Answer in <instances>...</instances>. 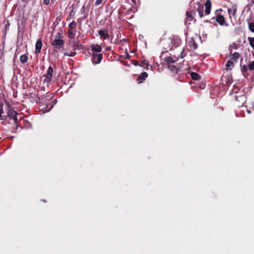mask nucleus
Here are the masks:
<instances>
[{
    "mask_svg": "<svg viewBox=\"0 0 254 254\" xmlns=\"http://www.w3.org/2000/svg\"><path fill=\"white\" fill-rule=\"evenodd\" d=\"M190 74L193 80H197L200 79V75L196 72H191Z\"/></svg>",
    "mask_w": 254,
    "mask_h": 254,
    "instance_id": "23",
    "label": "nucleus"
},
{
    "mask_svg": "<svg viewBox=\"0 0 254 254\" xmlns=\"http://www.w3.org/2000/svg\"><path fill=\"white\" fill-rule=\"evenodd\" d=\"M91 50L93 52L100 53L102 51V47L98 44H92L90 46Z\"/></svg>",
    "mask_w": 254,
    "mask_h": 254,
    "instance_id": "12",
    "label": "nucleus"
},
{
    "mask_svg": "<svg viewBox=\"0 0 254 254\" xmlns=\"http://www.w3.org/2000/svg\"><path fill=\"white\" fill-rule=\"evenodd\" d=\"M53 73V68L51 66H50L47 69L46 74L44 75L45 76V78L44 79L45 82L48 83L51 80Z\"/></svg>",
    "mask_w": 254,
    "mask_h": 254,
    "instance_id": "4",
    "label": "nucleus"
},
{
    "mask_svg": "<svg viewBox=\"0 0 254 254\" xmlns=\"http://www.w3.org/2000/svg\"><path fill=\"white\" fill-rule=\"evenodd\" d=\"M83 19H84V18H80L78 19V20H79L80 21L82 20H83Z\"/></svg>",
    "mask_w": 254,
    "mask_h": 254,
    "instance_id": "42",
    "label": "nucleus"
},
{
    "mask_svg": "<svg viewBox=\"0 0 254 254\" xmlns=\"http://www.w3.org/2000/svg\"><path fill=\"white\" fill-rule=\"evenodd\" d=\"M249 28L252 32H254V22L249 23Z\"/></svg>",
    "mask_w": 254,
    "mask_h": 254,
    "instance_id": "31",
    "label": "nucleus"
},
{
    "mask_svg": "<svg viewBox=\"0 0 254 254\" xmlns=\"http://www.w3.org/2000/svg\"><path fill=\"white\" fill-rule=\"evenodd\" d=\"M139 65L145 68V67H147L149 64H148V62L146 61L143 60V61H141V64Z\"/></svg>",
    "mask_w": 254,
    "mask_h": 254,
    "instance_id": "29",
    "label": "nucleus"
},
{
    "mask_svg": "<svg viewBox=\"0 0 254 254\" xmlns=\"http://www.w3.org/2000/svg\"><path fill=\"white\" fill-rule=\"evenodd\" d=\"M186 56V54L185 53V48H183L182 50L181 53L178 56L179 58L183 59Z\"/></svg>",
    "mask_w": 254,
    "mask_h": 254,
    "instance_id": "32",
    "label": "nucleus"
},
{
    "mask_svg": "<svg viewBox=\"0 0 254 254\" xmlns=\"http://www.w3.org/2000/svg\"><path fill=\"white\" fill-rule=\"evenodd\" d=\"M215 20L221 26H227L228 24L225 22V19L223 15L218 14L216 17Z\"/></svg>",
    "mask_w": 254,
    "mask_h": 254,
    "instance_id": "5",
    "label": "nucleus"
},
{
    "mask_svg": "<svg viewBox=\"0 0 254 254\" xmlns=\"http://www.w3.org/2000/svg\"><path fill=\"white\" fill-rule=\"evenodd\" d=\"M67 33L68 37L72 39L75 37L76 31L75 30H68Z\"/></svg>",
    "mask_w": 254,
    "mask_h": 254,
    "instance_id": "25",
    "label": "nucleus"
},
{
    "mask_svg": "<svg viewBox=\"0 0 254 254\" xmlns=\"http://www.w3.org/2000/svg\"><path fill=\"white\" fill-rule=\"evenodd\" d=\"M72 47L73 50H80L83 49V46L81 44L79 43V42L74 41L72 42Z\"/></svg>",
    "mask_w": 254,
    "mask_h": 254,
    "instance_id": "14",
    "label": "nucleus"
},
{
    "mask_svg": "<svg viewBox=\"0 0 254 254\" xmlns=\"http://www.w3.org/2000/svg\"><path fill=\"white\" fill-rule=\"evenodd\" d=\"M76 53L75 52H72L69 53H64V55L69 56V57H74L76 55Z\"/></svg>",
    "mask_w": 254,
    "mask_h": 254,
    "instance_id": "33",
    "label": "nucleus"
},
{
    "mask_svg": "<svg viewBox=\"0 0 254 254\" xmlns=\"http://www.w3.org/2000/svg\"><path fill=\"white\" fill-rule=\"evenodd\" d=\"M102 1L103 0H97L95 2V4L96 5H99L101 4Z\"/></svg>",
    "mask_w": 254,
    "mask_h": 254,
    "instance_id": "35",
    "label": "nucleus"
},
{
    "mask_svg": "<svg viewBox=\"0 0 254 254\" xmlns=\"http://www.w3.org/2000/svg\"><path fill=\"white\" fill-rule=\"evenodd\" d=\"M148 76V73L146 72H142L137 78L138 83H142Z\"/></svg>",
    "mask_w": 254,
    "mask_h": 254,
    "instance_id": "13",
    "label": "nucleus"
},
{
    "mask_svg": "<svg viewBox=\"0 0 254 254\" xmlns=\"http://www.w3.org/2000/svg\"><path fill=\"white\" fill-rule=\"evenodd\" d=\"M234 66V64L233 61L231 60H229L227 63L226 64V70H231L232 68Z\"/></svg>",
    "mask_w": 254,
    "mask_h": 254,
    "instance_id": "20",
    "label": "nucleus"
},
{
    "mask_svg": "<svg viewBox=\"0 0 254 254\" xmlns=\"http://www.w3.org/2000/svg\"><path fill=\"white\" fill-rule=\"evenodd\" d=\"M248 68V67L245 64L241 66V71L243 73V76L245 77H248V76H249V74L247 73Z\"/></svg>",
    "mask_w": 254,
    "mask_h": 254,
    "instance_id": "19",
    "label": "nucleus"
},
{
    "mask_svg": "<svg viewBox=\"0 0 254 254\" xmlns=\"http://www.w3.org/2000/svg\"><path fill=\"white\" fill-rule=\"evenodd\" d=\"M98 34L104 40H108L110 38V35L107 30L101 29L98 31Z\"/></svg>",
    "mask_w": 254,
    "mask_h": 254,
    "instance_id": "8",
    "label": "nucleus"
},
{
    "mask_svg": "<svg viewBox=\"0 0 254 254\" xmlns=\"http://www.w3.org/2000/svg\"><path fill=\"white\" fill-rule=\"evenodd\" d=\"M28 59V56L25 54H23L20 57V61L23 64L27 63Z\"/></svg>",
    "mask_w": 254,
    "mask_h": 254,
    "instance_id": "22",
    "label": "nucleus"
},
{
    "mask_svg": "<svg viewBox=\"0 0 254 254\" xmlns=\"http://www.w3.org/2000/svg\"><path fill=\"white\" fill-rule=\"evenodd\" d=\"M235 99L236 101L241 102V104L243 105L244 102L245 97L244 95H241L240 96L236 95L235 97Z\"/></svg>",
    "mask_w": 254,
    "mask_h": 254,
    "instance_id": "21",
    "label": "nucleus"
},
{
    "mask_svg": "<svg viewBox=\"0 0 254 254\" xmlns=\"http://www.w3.org/2000/svg\"><path fill=\"white\" fill-rule=\"evenodd\" d=\"M3 107V104L0 105V120L2 121H6V120L7 119V116L3 115L4 114Z\"/></svg>",
    "mask_w": 254,
    "mask_h": 254,
    "instance_id": "15",
    "label": "nucleus"
},
{
    "mask_svg": "<svg viewBox=\"0 0 254 254\" xmlns=\"http://www.w3.org/2000/svg\"><path fill=\"white\" fill-rule=\"evenodd\" d=\"M240 54L238 52H235L234 54H231L230 56V60L236 62L239 59Z\"/></svg>",
    "mask_w": 254,
    "mask_h": 254,
    "instance_id": "17",
    "label": "nucleus"
},
{
    "mask_svg": "<svg viewBox=\"0 0 254 254\" xmlns=\"http://www.w3.org/2000/svg\"><path fill=\"white\" fill-rule=\"evenodd\" d=\"M248 68L250 70H254V61L251 62L248 65Z\"/></svg>",
    "mask_w": 254,
    "mask_h": 254,
    "instance_id": "30",
    "label": "nucleus"
},
{
    "mask_svg": "<svg viewBox=\"0 0 254 254\" xmlns=\"http://www.w3.org/2000/svg\"><path fill=\"white\" fill-rule=\"evenodd\" d=\"M103 59V55L102 54H98L93 53L92 55L91 60L94 64H99Z\"/></svg>",
    "mask_w": 254,
    "mask_h": 254,
    "instance_id": "3",
    "label": "nucleus"
},
{
    "mask_svg": "<svg viewBox=\"0 0 254 254\" xmlns=\"http://www.w3.org/2000/svg\"><path fill=\"white\" fill-rule=\"evenodd\" d=\"M251 2L252 4H254V0H251Z\"/></svg>",
    "mask_w": 254,
    "mask_h": 254,
    "instance_id": "41",
    "label": "nucleus"
},
{
    "mask_svg": "<svg viewBox=\"0 0 254 254\" xmlns=\"http://www.w3.org/2000/svg\"><path fill=\"white\" fill-rule=\"evenodd\" d=\"M43 2L45 4L48 5L49 4L50 0H44Z\"/></svg>",
    "mask_w": 254,
    "mask_h": 254,
    "instance_id": "37",
    "label": "nucleus"
},
{
    "mask_svg": "<svg viewBox=\"0 0 254 254\" xmlns=\"http://www.w3.org/2000/svg\"><path fill=\"white\" fill-rule=\"evenodd\" d=\"M167 66H168V68L170 69L172 71H173V72L174 73H178V68H177V67L174 65H173V64H167Z\"/></svg>",
    "mask_w": 254,
    "mask_h": 254,
    "instance_id": "24",
    "label": "nucleus"
},
{
    "mask_svg": "<svg viewBox=\"0 0 254 254\" xmlns=\"http://www.w3.org/2000/svg\"><path fill=\"white\" fill-rule=\"evenodd\" d=\"M81 11V14L84 13V12L85 11V7L84 6L82 7Z\"/></svg>",
    "mask_w": 254,
    "mask_h": 254,
    "instance_id": "38",
    "label": "nucleus"
},
{
    "mask_svg": "<svg viewBox=\"0 0 254 254\" xmlns=\"http://www.w3.org/2000/svg\"><path fill=\"white\" fill-rule=\"evenodd\" d=\"M76 27V23L74 21H73L68 25V30H74Z\"/></svg>",
    "mask_w": 254,
    "mask_h": 254,
    "instance_id": "26",
    "label": "nucleus"
},
{
    "mask_svg": "<svg viewBox=\"0 0 254 254\" xmlns=\"http://www.w3.org/2000/svg\"><path fill=\"white\" fill-rule=\"evenodd\" d=\"M129 55L127 54V58H129Z\"/></svg>",
    "mask_w": 254,
    "mask_h": 254,
    "instance_id": "43",
    "label": "nucleus"
},
{
    "mask_svg": "<svg viewBox=\"0 0 254 254\" xmlns=\"http://www.w3.org/2000/svg\"><path fill=\"white\" fill-rule=\"evenodd\" d=\"M53 105H52L51 104H49V105H47V110L48 111H50L53 108Z\"/></svg>",
    "mask_w": 254,
    "mask_h": 254,
    "instance_id": "36",
    "label": "nucleus"
},
{
    "mask_svg": "<svg viewBox=\"0 0 254 254\" xmlns=\"http://www.w3.org/2000/svg\"><path fill=\"white\" fill-rule=\"evenodd\" d=\"M63 38V32L62 31H60V32H58V33H57V34L55 36V39H62Z\"/></svg>",
    "mask_w": 254,
    "mask_h": 254,
    "instance_id": "28",
    "label": "nucleus"
},
{
    "mask_svg": "<svg viewBox=\"0 0 254 254\" xmlns=\"http://www.w3.org/2000/svg\"><path fill=\"white\" fill-rule=\"evenodd\" d=\"M188 45L192 50L196 49L198 47L197 44L192 38H191V39L189 42Z\"/></svg>",
    "mask_w": 254,
    "mask_h": 254,
    "instance_id": "16",
    "label": "nucleus"
},
{
    "mask_svg": "<svg viewBox=\"0 0 254 254\" xmlns=\"http://www.w3.org/2000/svg\"><path fill=\"white\" fill-rule=\"evenodd\" d=\"M20 48H17L16 49L15 52V54H14V59L18 56V55L20 53Z\"/></svg>",
    "mask_w": 254,
    "mask_h": 254,
    "instance_id": "34",
    "label": "nucleus"
},
{
    "mask_svg": "<svg viewBox=\"0 0 254 254\" xmlns=\"http://www.w3.org/2000/svg\"><path fill=\"white\" fill-rule=\"evenodd\" d=\"M248 40L250 46L254 49V37H248Z\"/></svg>",
    "mask_w": 254,
    "mask_h": 254,
    "instance_id": "27",
    "label": "nucleus"
},
{
    "mask_svg": "<svg viewBox=\"0 0 254 254\" xmlns=\"http://www.w3.org/2000/svg\"><path fill=\"white\" fill-rule=\"evenodd\" d=\"M237 11V6L236 4H233L232 5L231 7L228 8V12L230 16L232 15L233 17H235L236 16Z\"/></svg>",
    "mask_w": 254,
    "mask_h": 254,
    "instance_id": "9",
    "label": "nucleus"
},
{
    "mask_svg": "<svg viewBox=\"0 0 254 254\" xmlns=\"http://www.w3.org/2000/svg\"><path fill=\"white\" fill-rule=\"evenodd\" d=\"M178 60V58L172 56L166 57L164 58V61L166 64H173Z\"/></svg>",
    "mask_w": 254,
    "mask_h": 254,
    "instance_id": "7",
    "label": "nucleus"
},
{
    "mask_svg": "<svg viewBox=\"0 0 254 254\" xmlns=\"http://www.w3.org/2000/svg\"><path fill=\"white\" fill-rule=\"evenodd\" d=\"M205 13L206 15H208L210 13L212 7V3L210 0H206L205 4Z\"/></svg>",
    "mask_w": 254,
    "mask_h": 254,
    "instance_id": "6",
    "label": "nucleus"
},
{
    "mask_svg": "<svg viewBox=\"0 0 254 254\" xmlns=\"http://www.w3.org/2000/svg\"><path fill=\"white\" fill-rule=\"evenodd\" d=\"M6 103L7 104L8 110L7 111V117H9L10 119H13L15 123H17L18 122V119L17 118V113L16 111H15L11 107V105L9 103L6 101Z\"/></svg>",
    "mask_w": 254,
    "mask_h": 254,
    "instance_id": "1",
    "label": "nucleus"
},
{
    "mask_svg": "<svg viewBox=\"0 0 254 254\" xmlns=\"http://www.w3.org/2000/svg\"><path fill=\"white\" fill-rule=\"evenodd\" d=\"M196 4L198 5L196 10L198 13L199 17L202 18L203 16L204 6L199 2H197Z\"/></svg>",
    "mask_w": 254,
    "mask_h": 254,
    "instance_id": "11",
    "label": "nucleus"
},
{
    "mask_svg": "<svg viewBox=\"0 0 254 254\" xmlns=\"http://www.w3.org/2000/svg\"><path fill=\"white\" fill-rule=\"evenodd\" d=\"M42 42L41 39H39L35 44V52L36 54H39L40 53L42 47Z\"/></svg>",
    "mask_w": 254,
    "mask_h": 254,
    "instance_id": "10",
    "label": "nucleus"
},
{
    "mask_svg": "<svg viewBox=\"0 0 254 254\" xmlns=\"http://www.w3.org/2000/svg\"><path fill=\"white\" fill-rule=\"evenodd\" d=\"M195 14V12L193 11H187L186 12V16H187V20L189 21H191L193 20V14Z\"/></svg>",
    "mask_w": 254,
    "mask_h": 254,
    "instance_id": "18",
    "label": "nucleus"
},
{
    "mask_svg": "<svg viewBox=\"0 0 254 254\" xmlns=\"http://www.w3.org/2000/svg\"><path fill=\"white\" fill-rule=\"evenodd\" d=\"M9 26V24L8 23L7 24H6L5 27L6 29V28H8Z\"/></svg>",
    "mask_w": 254,
    "mask_h": 254,
    "instance_id": "40",
    "label": "nucleus"
},
{
    "mask_svg": "<svg viewBox=\"0 0 254 254\" xmlns=\"http://www.w3.org/2000/svg\"><path fill=\"white\" fill-rule=\"evenodd\" d=\"M133 64L135 65H138L137 62L136 61H134Z\"/></svg>",
    "mask_w": 254,
    "mask_h": 254,
    "instance_id": "39",
    "label": "nucleus"
},
{
    "mask_svg": "<svg viewBox=\"0 0 254 254\" xmlns=\"http://www.w3.org/2000/svg\"><path fill=\"white\" fill-rule=\"evenodd\" d=\"M206 22H210V21L209 20H207V21H206Z\"/></svg>",
    "mask_w": 254,
    "mask_h": 254,
    "instance_id": "44",
    "label": "nucleus"
},
{
    "mask_svg": "<svg viewBox=\"0 0 254 254\" xmlns=\"http://www.w3.org/2000/svg\"><path fill=\"white\" fill-rule=\"evenodd\" d=\"M64 41L63 39H54L51 43L55 51H57L64 46Z\"/></svg>",
    "mask_w": 254,
    "mask_h": 254,
    "instance_id": "2",
    "label": "nucleus"
}]
</instances>
